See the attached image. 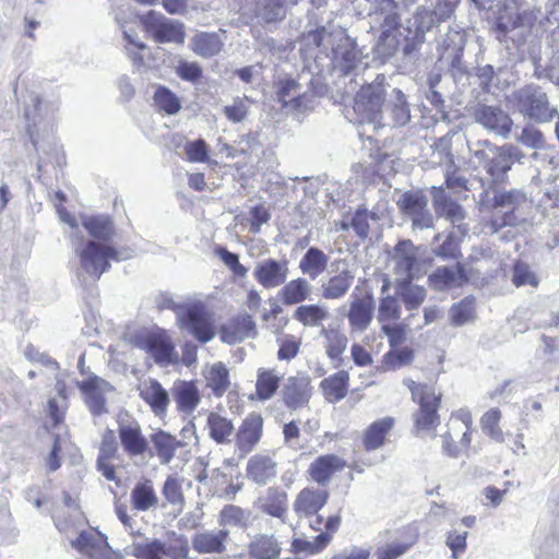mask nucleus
Returning <instances> with one entry per match:
<instances>
[{"mask_svg": "<svg viewBox=\"0 0 559 559\" xmlns=\"http://www.w3.org/2000/svg\"><path fill=\"white\" fill-rule=\"evenodd\" d=\"M301 52L321 63L329 59L332 70L340 76H354L367 69L356 43L341 27L322 26L304 35Z\"/></svg>", "mask_w": 559, "mask_h": 559, "instance_id": "nucleus-1", "label": "nucleus"}, {"mask_svg": "<svg viewBox=\"0 0 559 559\" xmlns=\"http://www.w3.org/2000/svg\"><path fill=\"white\" fill-rule=\"evenodd\" d=\"M74 246L75 257L79 259L76 275L82 284L88 281L95 283L110 269V261H124L132 257L131 250L118 249L112 246L100 245L87 240Z\"/></svg>", "mask_w": 559, "mask_h": 559, "instance_id": "nucleus-2", "label": "nucleus"}, {"mask_svg": "<svg viewBox=\"0 0 559 559\" xmlns=\"http://www.w3.org/2000/svg\"><path fill=\"white\" fill-rule=\"evenodd\" d=\"M459 0H435L433 9L418 7L404 27L405 45L403 52L411 56L425 43L426 33L438 24L448 21L454 13Z\"/></svg>", "mask_w": 559, "mask_h": 559, "instance_id": "nucleus-3", "label": "nucleus"}, {"mask_svg": "<svg viewBox=\"0 0 559 559\" xmlns=\"http://www.w3.org/2000/svg\"><path fill=\"white\" fill-rule=\"evenodd\" d=\"M390 88L383 74H378L370 84L361 86L354 100L358 123L373 124V129L385 124L383 109Z\"/></svg>", "mask_w": 559, "mask_h": 559, "instance_id": "nucleus-4", "label": "nucleus"}, {"mask_svg": "<svg viewBox=\"0 0 559 559\" xmlns=\"http://www.w3.org/2000/svg\"><path fill=\"white\" fill-rule=\"evenodd\" d=\"M514 106L524 117L537 123L549 122L558 115V108L552 105L547 93L536 84H528L513 94Z\"/></svg>", "mask_w": 559, "mask_h": 559, "instance_id": "nucleus-5", "label": "nucleus"}, {"mask_svg": "<svg viewBox=\"0 0 559 559\" xmlns=\"http://www.w3.org/2000/svg\"><path fill=\"white\" fill-rule=\"evenodd\" d=\"M130 549V554L136 559H187L189 540L185 535L169 532L165 542L157 538L146 539L133 543Z\"/></svg>", "mask_w": 559, "mask_h": 559, "instance_id": "nucleus-6", "label": "nucleus"}, {"mask_svg": "<svg viewBox=\"0 0 559 559\" xmlns=\"http://www.w3.org/2000/svg\"><path fill=\"white\" fill-rule=\"evenodd\" d=\"M130 343L148 354L158 366L174 365L178 360L175 344L164 329L136 332Z\"/></svg>", "mask_w": 559, "mask_h": 559, "instance_id": "nucleus-7", "label": "nucleus"}, {"mask_svg": "<svg viewBox=\"0 0 559 559\" xmlns=\"http://www.w3.org/2000/svg\"><path fill=\"white\" fill-rule=\"evenodd\" d=\"M178 325L198 342L205 344L215 337V326L211 313L201 302H194L176 310Z\"/></svg>", "mask_w": 559, "mask_h": 559, "instance_id": "nucleus-8", "label": "nucleus"}, {"mask_svg": "<svg viewBox=\"0 0 559 559\" xmlns=\"http://www.w3.org/2000/svg\"><path fill=\"white\" fill-rule=\"evenodd\" d=\"M403 384L412 393L413 401L419 404V411L416 415V425L423 429H431L438 425V406L440 394L436 393L432 385L417 383L411 378H404Z\"/></svg>", "mask_w": 559, "mask_h": 559, "instance_id": "nucleus-9", "label": "nucleus"}, {"mask_svg": "<svg viewBox=\"0 0 559 559\" xmlns=\"http://www.w3.org/2000/svg\"><path fill=\"white\" fill-rule=\"evenodd\" d=\"M145 32L158 44H183L186 31L182 22L166 17L163 13L151 10L141 16Z\"/></svg>", "mask_w": 559, "mask_h": 559, "instance_id": "nucleus-10", "label": "nucleus"}, {"mask_svg": "<svg viewBox=\"0 0 559 559\" xmlns=\"http://www.w3.org/2000/svg\"><path fill=\"white\" fill-rule=\"evenodd\" d=\"M277 99L289 112L304 114L314 106L316 96L308 87L294 79H282L277 83Z\"/></svg>", "mask_w": 559, "mask_h": 559, "instance_id": "nucleus-11", "label": "nucleus"}, {"mask_svg": "<svg viewBox=\"0 0 559 559\" xmlns=\"http://www.w3.org/2000/svg\"><path fill=\"white\" fill-rule=\"evenodd\" d=\"M390 262L397 282L412 281L420 276L417 248L411 240L399 241L390 253Z\"/></svg>", "mask_w": 559, "mask_h": 559, "instance_id": "nucleus-12", "label": "nucleus"}, {"mask_svg": "<svg viewBox=\"0 0 559 559\" xmlns=\"http://www.w3.org/2000/svg\"><path fill=\"white\" fill-rule=\"evenodd\" d=\"M526 194L519 189L511 190H497L495 191L491 205L495 209H508L501 217L493 216L490 221L492 231H498L504 226H513L516 224L518 218L514 214L521 205L526 203Z\"/></svg>", "mask_w": 559, "mask_h": 559, "instance_id": "nucleus-13", "label": "nucleus"}, {"mask_svg": "<svg viewBox=\"0 0 559 559\" xmlns=\"http://www.w3.org/2000/svg\"><path fill=\"white\" fill-rule=\"evenodd\" d=\"M29 104L26 105L24 115L27 123V133L36 151H39V141L37 138L38 126L41 121L50 123L55 111L58 109L56 103H45L36 94L28 95Z\"/></svg>", "mask_w": 559, "mask_h": 559, "instance_id": "nucleus-14", "label": "nucleus"}, {"mask_svg": "<svg viewBox=\"0 0 559 559\" xmlns=\"http://www.w3.org/2000/svg\"><path fill=\"white\" fill-rule=\"evenodd\" d=\"M288 274V261L272 258L259 261L252 273L254 280L265 289L282 286L287 281Z\"/></svg>", "mask_w": 559, "mask_h": 559, "instance_id": "nucleus-15", "label": "nucleus"}, {"mask_svg": "<svg viewBox=\"0 0 559 559\" xmlns=\"http://www.w3.org/2000/svg\"><path fill=\"white\" fill-rule=\"evenodd\" d=\"M78 388L85 394L86 404L94 416L107 413L105 393L114 391V386L105 379L95 374L76 382Z\"/></svg>", "mask_w": 559, "mask_h": 559, "instance_id": "nucleus-16", "label": "nucleus"}, {"mask_svg": "<svg viewBox=\"0 0 559 559\" xmlns=\"http://www.w3.org/2000/svg\"><path fill=\"white\" fill-rule=\"evenodd\" d=\"M474 118L487 130L504 138L509 135L513 124L510 116L498 106L477 105L474 109Z\"/></svg>", "mask_w": 559, "mask_h": 559, "instance_id": "nucleus-17", "label": "nucleus"}, {"mask_svg": "<svg viewBox=\"0 0 559 559\" xmlns=\"http://www.w3.org/2000/svg\"><path fill=\"white\" fill-rule=\"evenodd\" d=\"M263 430V418L260 414H249L236 432V448L241 454L250 453L259 443Z\"/></svg>", "mask_w": 559, "mask_h": 559, "instance_id": "nucleus-18", "label": "nucleus"}, {"mask_svg": "<svg viewBox=\"0 0 559 559\" xmlns=\"http://www.w3.org/2000/svg\"><path fill=\"white\" fill-rule=\"evenodd\" d=\"M491 157L486 165L488 175L496 183L503 182L508 171L512 168L519 150L513 145H503L490 148Z\"/></svg>", "mask_w": 559, "mask_h": 559, "instance_id": "nucleus-19", "label": "nucleus"}, {"mask_svg": "<svg viewBox=\"0 0 559 559\" xmlns=\"http://www.w3.org/2000/svg\"><path fill=\"white\" fill-rule=\"evenodd\" d=\"M283 401L290 409L306 406L311 397V381L307 376L289 377L283 388Z\"/></svg>", "mask_w": 559, "mask_h": 559, "instance_id": "nucleus-20", "label": "nucleus"}, {"mask_svg": "<svg viewBox=\"0 0 559 559\" xmlns=\"http://www.w3.org/2000/svg\"><path fill=\"white\" fill-rule=\"evenodd\" d=\"M72 547L91 559L109 558V545L107 537L97 531H83L71 543Z\"/></svg>", "mask_w": 559, "mask_h": 559, "instance_id": "nucleus-21", "label": "nucleus"}, {"mask_svg": "<svg viewBox=\"0 0 559 559\" xmlns=\"http://www.w3.org/2000/svg\"><path fill=\"white\" fill-rule=\"evenodd\" d=\"M255 334V322L252 317L247 313L239 314L223 324L219 331L221 340L230 345L240 343L249 337H254Z\"/></svg>", "mask_w": 559, "mask_h": 559, "instance_id": "nucleus-22", "label": "nucleus"}, {"mask_svg": "<svg viewBox=\"0 0 559 559\" xmlns=\"http://www.w3.org/2000/svg\"><path fill=\"white\" fill-rule=\"evenodd\" d=\"M118 435L123 450L131 456L142 455L148 448L141 426L135 420L120 421Z\"/></svg>", "mask_w": 559, "mask_h": 559, "instance_id": "nucleus-23", "label": "nucleus"}, {"mask_svg": "<svg viewBox=\"0 0 559 559\" xmlns=\"http://www.w3.org/2000/svg\"><path fill=\"white\" fill-rule=\"evenodd\" d=\"M328 499L329 492L324 489L305 488L298 493L293 509L299 518H312L325 506Z\"/></svg>", "mask_w": 559, "mask_h": 559, "instance_id": "nucleus-24", "label": "nucleus"}, {"mask_svg": "<svg viewBox=\"0 0 559 559\" xmlns=\"http://www.w3.org/2000/svg\"><path fill=\"white\" fill-rule=\"evenodd\" d=\"M384 116L394 127H402L411 120V109L405 94L399 88H390L385 104Z\"/></svg>", "mask_w": 559, "mask_h": 559, "instance_id": "nucleus-25", "label": "nucleus"}, {"mask_svg": "<svg viewBox=\"0 0 559 559\" xmlns=\"http://www.w3.org/2000/svg\"><path fill=\"white\" fill-rule=\"evenodd\" d=\"M436 290L461 287L467 282L464 266L456 263L454 266H439L428 277Z\"/></svg>", "mask_w": 559, "mask_h": 559, "instance_id": "nucleus-26", "label": "nucleus"}, {"mask_svg": "<svg viewBox=\"0 0 559 559\" xmlns=\"http://www.w3.org/2000/svg\"><path fill=\"white\" fill-rule=\"evenodd\" d=\"M346 466V462L334 454H326L317 457L309 466V474L318 485H326L332 476L341 472Z\"/></svg>", "mask_w": 559, "mask_h": 559, "instance_id": "nucleus-27", "label": "nucleus"}, {"mask_svg": "<svg viewBox=\"0 0 559 559\" xmlns=\"http://www.w3.org/2000/svg\"><path fill=\"white\" fill-rule=\"evenodd\" d=\"M373 299L370 296L355 297L347 313L353 331L364 332L368 329L373 317Z\"/></svg>", "mask_w": 559, "mask_h": 559, "instance_id": "nucleus-28", "label": "nucleus"}, {"mask_svg": "<svg viewBox=\"0 0 559 559\" xmlns=\"http://www.w3.org/2000/svg\"><path fill=\"white\" fill-rule=\"evenodd\" d=\"M138 389L140 397L150 405L155 415L162 416L166 413L169 404L168 393L157 380L144 381Z\"/></svg>", "mask_w": 559, "mask_h": 559, "instance_id": "nucleus-29", "label": "nucleus"}, {"mask_svg": "<svg viewBox=\"0 0 559 559\" xmlns=\"http://www.w3.org/2000/svg\"><path fill=\"white\" fill-rule=\"evenodd\" d=\"M464 45V35L460 31L449 27L448 32L438 40L439 59L450 61L453 67L456 66L460 62Z\"/></svg>", "mask_w": 559, "mask_h": 559, "instance_id": "nucleus-30", "label": "nucleus"}, {"mask_svg": "<svg viewBox=\"0 0 559 559\" xmlns=\"http://www.w3.org/2000/svg\"><path fill=\"white\" fill-rule=\"evenodd\" d=\"M228 531H205L197 533L192 538V547L199 554H222L226 550Z\"/></svg>", "mask_w": 559, "mask_h": 559, "instance_id": "nucleus-31", "label": "nucleus"}, {"mask_svg": "<svg viewBox=\"0 0 559 559\" xmlns=\"http://www.w3.org/2000/svg\"><path fill=\"white\" fill-rule=\"evenodd\" d=\"M276 475V463L269 454H255L247 463V476L258 485H265Z\"/></svg>", "mask_w": 559, "mask_h": 559, "instance_id": "nucleus-32", "label": "nucleus"}, {"mask_svg": "<svg viewBox=\"0 0 559 559\" xmlns=\"http://www.w3.org/2000/svg\"><path fill=\"white\" fill-rule=\"evenodd\" d=\"M312 293V286L305 277L286 281L277 293V297L285 306L299 305L307 300Z\"/></svg>", "mask_w": 559, "mask_h": 559, "instance_id": "nucleus-33", "label": "nucleus"}, {"mask_svg": "<svg viewBox=\"0 0 559 559\" xmlns=\"http://www.w3.org/2000/svg\"><path fill=\"white\" fill-rule=\"evenodd\" d=\"M224 47V39L217 32H198L190 40L191 50L202 57L211 58L218 55Z\"/></svg>", "mask_w": 559, "mask_h": 559, "instance_id": "nucleus-34", "label": "nucleus"}, {"mask_svg": "<svg viewBox=\"0 0 559 559\" xmlns=\"http://www.w3.org/2000/svg\"><path fill=\"white\" fill-rule=\"evenodd\" d=\"M248 549L252 559H278L282 547L274 535L258 534L249 543Z\"/></svg>", "mask_w": 559, "mask_h": 559, "instance_id": "nucleus-35", "label": "nucleus"}, {"mask_svg": "<svg viewBox=\"0 0 559 559\" xmlns=\"http://www.w3.org/2000/svg\"><path fill=\"white\" fill-rule=\"evenodd\" d=\"M130 499L132 507L141 512L157 508L159 501L151 479L136 483L131 490Z\"/></svg>", "mask_w": 559, "mask_h": 559, "instance_id": "nucleus-36", "label": "nucleus"}, {"mask_svg": "<svg viewBox=\"0 0 559 559\" xmlns=\"http://www.w3.org/2000/svg\"><path fill=\"white\" fill-rule=\"evenodd\" d=\"M354 277V274L347 269L331 276L321 285V296L328 300L343 298L352 287Z\"/></svg>", "mask_w": 559, "mask_h": 559, "instance_id": "nucleus-37", "label": "nucleus"}, {"mask_svg": "<svg viewBox=\"0 0 559 559\" xmlns=\"http://www.w3.org/2000/svg\"><path fill=\"white\" fill-rule=\"evenodd\" d=\"M329 257L319 248L310 247L299 261V270L304 275L316 280L328 267Z\"/></svg>", "mask_w": 559, "mask_h": 559, "instance_id": "nucleus-38", "label": "nucleus"}, {"mask_svg": "<svg viewBox=\"0 0 559 559\" xmlns=\"http://www.w3.org/2000/svg\"><path fill=\"white\" fill-rule=\"evenodd\" d=\"M151 442L162 464H169L175 457L177 449L182 445L181 441L164 430L152 433Z\"/></svg>", "mask_w": 559, "mask_h": 559, "instance_id": "nucleus-39", "label": "nucleus"}, {"mask_svg": "<svg viewBox=\"0 0 559 559\" xmlns=\"http://www.w3.org/2000/svg\"><path fill=\"white\" fill-rule=\"evenodd\" d=\"M329 318L328 308L320 304L300 305L293 313V319L307 328L320 326Z\"/></svg>", "mask_w": 559, "mask_h": 559, "instance_id": "nucleus-40", "label": "nucleus"}, {"mask_svg": "<svg viewBox=\"0 0 559 559\" xmlns=\"http://www.w3.org/2000/svg\"><path fill=\"white\" fill-rule=\"evenodd\" d=\"M392 417H383L373 421L365 431L364 447L368 451H373L381 448L384 443L386 435L394 426Z\"/></svg>", "mask_w": 559, "mask_h": 559, "instance_id": "nucleus-41", "label": "nucleus"}, {"mask_svg": "<svg viewBox=\"0 0 559 559\" xmlns=\"http://www.w3.org/2000/svg\"><path fill=\"white\" fill-rule=\"evenodd\" d=\"M349 374L345 370H341L321 381L320 386L325 399L335 403L343 400L348 390Z\"/></svg>", "mask_w": 559, "mask_h": 559, "instance_id": "nucleus-42", "label": "nucleus"}, {"mask_svg": "<svg viewBox=\"0 0 559 559\" xmlns=\"http://www.w3.org/2000/svg\"><path fill=\"white\" fill-rule=\"evenodd\" d=\"M433 203L436 212L453 224L460 223L465 218L463 207L459 203L448 199L442 187H433Z\"/></svg>", "mask_w": 559, "mask_h": 559, "instance_id": "nucleus-43", "label": "nucleus"}, {"mask_svg": "<svg viewBox=\"0 0 559 559\" xmlns=\"http://www.w3.org/2000/svg\"><path fill=\"white\" fill-rule=\"evenodd\" d=\"M259 501L262 511L271 516L283 519L287 513V493L283 490L270 487Z\"/></svg>", "mask_w": 559, "mask_h": 559, "instance_id": "nucleus-44", "label": "nucleus"}, {"mask_svg": "<svg viewBox=\"0 0 559 559\" xmlns=\"http://www.w3.org/2000/svg\"><path fill=\"white\" fill-rule=\"evenodd\" d=\"M286 0H255L254 13L264 24L278 23L286 16Z\"/></svg>", "mask_w": 559, "mask_h": 559, "instance_id": "nucleus-45", "label": "nucleus"}, {"mask_svg": "<svg viewBox=\"0 0 559 559\" xmlns=\"http://www.w3.org/2000/svg\"><path fill=\"white\" fill-rule=\"evenodd\" d=\"M174 400L178 409L190 413L197 408L200 403V394L193 382L182 381L173 389Z\"/></svg>", "mask_w": 559, "mask_h": 559, "instance_id": "nucleus-46", "label": "nucleus"}, {"mask_svg": "<svg viewBox=\"0 0 559 559\" xmlns=\"http://www.w3.org/2000/svg\"><path fill=\"white\" fill-rule=\"evenodd\" d=\"M206 386L216 397H222L229 388V372L223 362H216L204 371Z\"/></svg>", "mask_w": 559, "mask_h": 559, "instance_id": "nucleus-47", "label": "nucleus"}, {"mask_svg": "<svg viewBox=\"0 0 559 559\" xmlns=\"http://www.w3.org/2000/svg\"><path fill=\"white\" fill-rule=\"evenodd\" d=\"M282 376L274 369L259 368L257 371L255 394L258 400L267 401L278 389Z\"/></svg>", "mask_w": 559, "mask_h": 559, "instance_id": "nucleus-48", "label": "nucleus"}, {"mask_svg": "<svg viewBox=\"0 0 559 559\" xmlns=\"http://www.w3.org/2000/svg\"><path fill=\"white\" fill-rule=\"evenodd\" d=\"M210 437L219 444L230 442L234 432L231 420L216 413H210L206 420Z\"/></svg>", "mask_w": 559, "mask_h": 559, "instance_id": "nucleus-49", "label": "nucleus"}, {"mask_svg": "<svg viewBox=\"0 0 559 559\" xmlns=\"http://www.w3.org/2000/svg\"><path fill=\"white\" fill-rule=\"evenodd\" d=\"M413 359L414 352L408 347L392 349L383 355L377 371L380 373L395 371L411 365Z\"/></svg>", "mask_w": 559, "mask_h": 559, "instance_id": "nucleus-50", "label": "nucleus"}, {"mask_svg": "<svg viewBox=\"0 0 559 559\" xmlns=\"http://www.w3.org/2000/svg\"><path fill=\"white\" fill-rule=\"evenodd\" d=\"M396 292L407 310L418 309L427 296L423 286L412 284L411 281L397 282Z\"/></svg>", "mask_w": 559, "mask_h": 559, "instance_id": "nucleus-51", "label": "nucleus"}, {"mask_svg": "<svg viewBox=\"0 0 559 559\" xmlns=\"http://www.w3.org/2000/svg\"><path fill=\"white\" fill-rule=\"evenodd\" d=\"M332 536L330 533H320L313 540L297 537L292 542V551L294 554L306 552L308 555L321 554L331 543Z\"/></svg>", "mask_w": 559, "mask_h": 559, "instance_id": "nucleus-52", "label": "nucleus"}, {"mask_svg": "<svg viewBox=\"0 0 559 559\" xmlns=\"http://www.w3.org/2000/svg\"><path fill=\"white\" fill-rule=\"evenodd\" d=\"M449 314L452 324L455 326L473 322L476 318L475 298L472 296L463 298L451 307Z\"/></svg>", "mask_w": 559, "mask_h": 559, "instance_id": "nucleus-53", "label": "nucleus"}, {"mask_svg": "<svg viewBox=\"0 0 559 559\" xmlns=\"http://www.w3.org/2000/svg\"><path fill=\"white\" fill-rule=\"evenodd\" d=\"M182 481L183 479L177 475H169L164 481L162 488V495L165 501L174 508L178 509V511H182L185 506Z\"/></svg>", "mask_w": 559, "mask_h": 559, "instance_id": "nucleus-54", "label": "nucleus"}, {"mask_svg": "<svg viewBox=\"0 0 559 559\" xmlns=\"http://www.w3.org/2000/svg\"><path fill=\"white\" fill-rule=\"evenodd\" d=\"M84 228L88 234L98 240L107 241L114 236V225L107 216H92L83 221Z\"/></svg>", "mask_w": 559, "mask_h": 559, "instance_id": "nucleus-55", "label": "nucleus"}, {"mask_svg": "<svg viewBox=\"0 0 559 559\" xmlns=\"http://www.w3.org/2000/svg\"><path fill=\"white\" fill-rule=\"evenodd\" d=\"M153 100L155 107L167 115H175L181 108L180 99L165 86H158L156 88Z\"/></svg>", "mask_w": 559, "mask_h": 559, "instance_id": "nucleus-56", "label": "nucleus"}, {"mask_svg": "<svg viewBox=\"0 0 559 559\" xmlns=\"http://www.w3.org/2000/svg\"><path fill=\"white\" fill-rule=\"evenodd\" d=\"M379 219L377 213L368 211L366 207H358L350 215L352 229L360 239H366L369 235L370 221L376 222Z\"/></svg>", "mask_w": 559, "mask_h": 559, "instance_id": "nucleus-57", "label": "nucleus"}, {"mask_svg": "<svg viewBox=\"0 0 559 559\" xmlns=\"http://www.w3.org/2000/svg\"><path fill=\"white\" fill-rule=\"evenodd\" d=\"M401 318V307L395 297L386 296L381 299L378 311V320L382 323L383 331L389 334L390 329L385 323L399 320Z\"/></svg>", "mask_w": 559, "mask_h": 559, "instance_id": "nucleus-58", "label": "nucleus"}, {"mask_svg": "<svg viewBox=\"0 0 559 559\" xmlns=\"http://www.w3.org/2000/svg\"><path fill=\"white\" fill-rule=\"evenodd\" d=\"M497 31L499 33L498 38L499 40L510 38L514 40L515 38L513 36H510L511 33H513L516 29H520L523 26V15L520 12L514 13H502L497 19Z\"/></svg>", "mask_w": 559, "mask_h": 559, "instance_id": "nucleus-59", "label": "nucleus"}, {"mask_svg": "<svg viewBox=\"0 0 559 559\" xmlns=\"http://www.w3.org/2000/svg\"><path fill=\"white\" fill-rule=\"evenodd\" d=\"M322 334L326 340V354L331 359H341L343 353L347 347V337L344 333L337 330H322Z\"/></svg>", "mask_w": 559, "mask_h": 559, "instance_id": "nucleus-60", "label": "nucleus"}, {"mask_svg": "<svg viewBox=\"0 0 559 559\" xmlns=\"http://www.w3.org/2000/svg\"><path fill=\"white\" fill-rule=\"evenodd\" d=\"M501 419V412L499 408H490L480 418V426L483 431L497 442H503V432L499 427Z\"/></svg>", "mask_w": 559, "mask_h": 559, "instance_id": "nucleus-61", "label": "nucleus"}, {"mask_svg": "<svg viewBox=\"0 0 559 559\" xmlns=\"http://www.w3.org/2000/svg\"><path fill=\"white\" fill-rule=\"evenodd\" d=\"M451 136L444 135L439 138L431 146L432 148V163L438 164L445 168V166L453 167L454 156L451 153Z\"/></svg>", "mask_w": 559, "mask_h": 559, "instance_id": "nucleus-62", "label": "nucleus"}, {"mask_svg": "<svg viewBox=\"0 0 559 559\" xmlns=\"http://www.w3.org/2000/svg\"><path fill=\"white\" fill-rule=\"evenodd\" d=\"M400 35L401 34L395 33H381L373 48L376 57L381 61H385L392 57L401 44Z\"/></svg>", "mask_w": 559, "mask_h": 559, "instance_id": "nucleus-63", "label": "nucleus"}, {"mask_svg": "<svg viewBox=\"0 0 559 559\" xmlns=\"http://www.w3.org/2000/svg\"><path fill=\"white\" fill-rule=\"evenodd\" d=\"M399 206L412 218L427 206V198L420 192L406 191L401 197Z\"/></svg>", "mask_w": 559, "mask_h": 559, "instance_id": "nucleus-64", "label": "nucleus"}]
</instances>
